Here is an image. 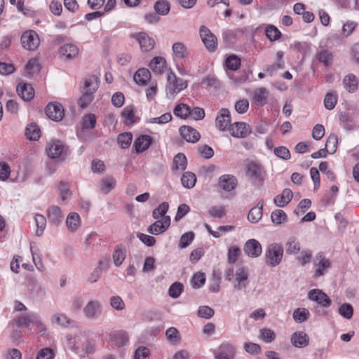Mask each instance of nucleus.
Instances as JSON below:
<instances>
[{
  "label": "nucleus",
  "instance_id": "obj_48",
  "mask_svg": "<svg viewBox=\"0 0 359 359\" xmlns=\"http://www.w3.org/2000/svg\"><path fill=\"white\" fill-rule=\"evenodd\" d=\"M34 219L37 227V229L36 231V235L37 236H41L43 233L44 229L46 226V217L41 214H36L35 215Z\"/></svg>",
  "mask_w": 359,
  "mask_h": 359
},
{
  "label": "nucleus",
  "instance_id": "obj_50",
  "mask_svg": "<svg viewBox=\"0 0 359 359\" xmlns=\"http://www.w3.org/2000/svg\"><path fill=\"white\" fill-rule=\"evenodd\" d=\"M271 219L273 224H280L287 219V215L282 210H275L271 212Z\"/></svg>",
  "mask_w": 359,
  "mask_h": 359
},
{
  "label": "nucleus",
  "instance_id": "obj_35",
  "mask_svg": "<svg viewBox=\"0 0 359 359\" xmlns=\"http://www.w3.org/2000/svg\"><path fill=\"white\" fill-rule=\"evenodd\" d=\"M172 51L176 59H184L188 55L187 47L181 42H176L172 45Z\"/></svg>",
  "mask_w": 359,
  "mask_h": 359
},
{
  "label": "nucleus",
  "instance_id": "obj_57",
  "mask_svg": "<svg viewBox=\"0 0 359 359\" xmlns=\"http://www.w3.org/2000/svg\"><path fill=\"white\" fill-rule=\"evenodd\" d=\"M104 265H106V264L102 260L98 262V266L94 269L88 278V280L90 283H95L100 278L102 271V266Z\"/></svg>",
  "mask_w": 359,
  "mask_h": 359
},
{
  "label": "nucleus",
  "instance_id": "obj_51",
  "mask_svg": "<svg viewBox=\"0 0 359 359\" xmlns=\"http://www.w3.org/2000/svg\"><path fill=\"white\" fill-rule=\"evenodd\" d=\"M265 34L271 41L278 40L281 36V32L273 25H268L266 27Z\"/></svg>",
  "mask_w": 359,
  "mask_h": 359
},
{
  "label": "nucleus",
  "instance_id": "obj_58",
  "mask_svg": "<svg viewBox=\"0 0 359 359\" xmlns=\"http://www.w3.org/2000/svg\"><path fill=\"white\" fill-rule=\"evenodd\" d=\"M337 102V95L332 93H328L324 99V105L325 107L331 110L334 108Z\"/></svg>",
  "mask_w": 359,
  "mask_h": 359
},
{
  "label": "nucleus",
  "instance_id": "obj_17",
  "mask_svg": "<svg viewBox=\"0 0 359 359\" xmlns=\"http://www.w3.org/2000/svg\"><path fill=\"white\" fill-rule=\"evenodd\" d=\"M237 179L232 175H223L218 180L219 187L225 191H231L237 186Z\"/></svg>",
  "mask_w": 359,
  "mask_h": 359
},
{
  "label": "nucleus",
  "instance_id": "obj_36",
  "mask_svg": "<svg viewBox=\"0 0 359 359\" xmlns=\"http://www.w3.org/2000/svg\"><path fill=\"white\" fill-rule=\"evenodd\" d=\"M126 257V250L121 245L115 248L113 252L114 263L116 266H119L125 260Z\"/></svg>",
  "mask_w": 359,
  "mask_h": 359
},
{
  "label": "nucleus",
  "instance_id": "obj_8",
  "mask_svg": "<svg viewBox=\"0 0 359 359\" xmlns=\"http://www.w3.org/2000/svg\"><path fill=\"white\" fill-rule=\"evenodd\" d=\"M45 112L50 119L55 121H61L65 114L62 105L57 102L49 103L45 109Z\"/></svg>",
  "mask_w": 359,
  "mask_h": 359
},
{
  "label": "nucleus",
  "instance_id": "obj_53",
  "mask_svg": "<svg viewBox=\"0 0 359 359\" xmlns=\"http://www.w3.org/2000/svg\"><path fill=\"white\" fill-rule=\"evenodd\" d=\"M259 338L265 343H271L276 338V334L273 330L269 328H263L259 331Z\"/></svg>",
  "mask_w": 359,
  "mask_h": 359
},
{
  "label": "nucleus",
  "instance_id": "obj_45",
  "mask_svg": "<svg viewBox=\"0 0 359 359\" xmlns=\"http://www.w3.org/2000/svg\"><path fill=\"white\" fill-rule=\"evenodd\" d=\"M133 135L130 133H123L119 134L117 137L118 144L122 149L128 148L132 142Z\"/></svg>",
  "mask_w": 359,
  "mask_h": 359
},
{
  "label": "nucleus",
  "instance_id": "obj_63",
  "mask_svg": "<svg viewBox=\"0 0 359 359\" xmlns=\"http://www.w3.org/2000/svg\"><path fill=\"white\" fill-rule=\"evenodd\" d=\"M205 281V274L203 273H196L191 279V283L194 288H200Z\"/></svg>",
  "mask_w": 359,
  "mask_h": 359
},
{
  "label": "nucleus",
  "instance_id": "obj_13",
  "mask_svg": "<svg viewBox=\"0 0 359 359\" xmlns=\"http://www.w3.org/2000/svg\"><path fill=\"white\" fill-rule=\"evenodd\" d=\"M236 354L234 346L230 343H223L215 355V359H233Z\"/></svg>",
  "mask_w": 359,
  "mask_h": 359
},
{
  "label": "nucleus",
  "instance_id": "obj_16",
  "mask_svg": "<svg viewBox=\"0 0 359 359\" xmlns=\"http://www.w3.org/2000/svg\"><path fill=\"white\" fill-rule=\"evenodd\" d=\"M46 152L51 158L61 157L64 154V145L59 140H52L48 144Z\"/></svg>",
  "mask_w": 359,
  "mask_h": 359
},
{
  "label": "nucleus",
  "instance_id": "obj_49",
  "mask_svg": "<svg viewBox=\"0 0 359 359\" xmlns=\"http://www.w3.org/2000/svg\"><path fill=\"white\" fill-rule=\"evenodd\" d=\"M337 144L338 139L337 135L333 134L330 135L327 139L325 149H327L329 154H333L337 150Z\"/></svg>",
  "mask_w": 359,
  "mask_h": 359
},
{
  "label": "nucleus",
  "instance_id": "obj_62",
  "mask_svg": "<svg viewBox=\"0 0 359 359\" xmlns=\"http://www.w3.org/2000/svg\"><path fill=\"white\" fill-rule=\"evenodd\" d=\"M83 94L79 100V105L81 109L87 107L93 100V94L82 92Z\"/></svg>",
  "mask_w": 359,
  "mask_h": 359
},
{
  "label": "nucleus",
  "instance_id": "obj_29",
  "mask_svg": "<svg viewBox=\"0 0 359 359\" xmlns=\"http://www.w3.org/2000/svg\"><path fill=\"white\" fill-rule=\"evenodd\" d=\"M133 79L137 84L144 86L150 81L151 73L146 68L139 69L134 74Z\"/></svg>",
  "mask_w": 359,
  "mask_h": 359
},
{
  "label": "nucleus",
  "instance_id": "obj_54",
  "mask_svg": "<svg viewBox=\"0 0 359 359\" xmlns=\"http://www.w3.org/2000/svg\"><path fill=\"white\" fill-rule=\"evenodd\" d=\"M167 339L172 344L179 343L181 337L179 331L173 327L168 328L165 332Z\"/></svg>",
  "mask_w": 359,
  "mask_h": 359
},
{
  "label": "nucleus",
  "instance_id": "obj_20",
  "mask_svg": "<svg viewBox=\"0 0 359 359\" xmlns=\"http://www.w3.org/2000/svg\"><path fill=\"white\" fill-rule=\"evenodd\" d=\"M180 133L186 141L191 143L198 142L201 137L200 133L196 129L189 126L180 127Z\"/></svg>",
  "mask_w": 359,
  "mask_h": 359
},
{
  "label": "nucleus",
  "instance_id": "obj_64",
  "mask_svg": "<svg viewBox=\"0 0 359 359\" xmlns=\"http://www.w3.org/2000/svg\"><path fill=\"white\" fill-rule=\"evenodd\" d=\"M317 58L319 62H323L327 67L332 62V55L328 50H323L317 55Z\"/></svg>",
  "mask_w": 359,
  "mask_h": 359
},
{
  "label": "nucleus",
  "instance_id": "obj_30",
  "mask_svg": "<svg viewBox=\"0 0 359 359\" xmlns=\"http://www.w3.org/2000/svg\"><path fill=\"white\" fill-rule=\"evenodd\" d=\"M150 67L154 73L162 74L167 67L166 60L162 57H156L151 61Z\"/></svg>",
  "mask_w": 359,
  "mask_h": 359
},
{
  "label": "nucleus",
  "instance_id": "obj_56",
  "mask_svg": "<svg viewBox=\"0 0 359 359\" xmlns=\"http://www.w3.org/2000/svg\"><path fill=\"white\" fill-rule=\"evenodd\" d=\"M226 66L231 70H237L241 66V60L235 55H230L226 60Z\"/></svg>",
  "mask_w": 359,
  "mask_h": 359
},
{
  "label": "nucleus",
  "instance_id": "obj_27",
  "mask_svg": "<svg viewBox=\"0 0 359 359\" xmlns=\"http://www.w3.org/2000/svg\"><path fill=\"white\" fill-rule=\"evenodd\" d=\"M269 91L264 87L255 90L253 95L254 102L259 106H264L267 102Z\"/></svg>",
  "mask_w": 359,
  "mask_h": 359
},
{
  "label": "nucleus",
  "instance_id": "obj_21",
  "mask_svg": "<svg viewBox=\"0 0 359 359\" xmlns=\"http://www.w3.org/2000/svg\"><path fill=\"white\" fill-rule=\"evenodd\" d=\"M16 90L18 95L25 101H29L34 96V90L29 83H19Z\"/></svg>",
  "mask_w": 359,
  "mask_h": 359
},
{
  "label": "nucleus",
  "instance_id": "obj_2",
  "mask_svg": "<svg viewBox=\"0 0 359 359\" xmlns=\"http://www.w3.org/2000/svg\"><path fill=\"white\" fill-rule=\"evenodd\" d=\"M266 263L268 266L274 267L278 266L283 257V248L280 243L269 245L265 252Z\"/></svg>",
  "mask_w": 359,
  "mask_h": 359
},
{
  "label": "nucleus",
  "instance_id": "obj_43",
  "mask_svg": "<svg viewBox=\"0 0 359 359\" xmlns=\"http://www.w3.org/2000/svg\"><path fill=\"white\" fill-rule=\"evenodd\" d=\"M122 117L126 125H131L135 122L134 107L132 106L126 107L122 111Z\"/></svg>",
  "mask_w": 359,
  "mask_h": 359
},
{
  "label": "nucleus",
  "instance_id": "obj_19",
  "mask_svg": "<svg viewBox=\"0 0 359 359\" xmlns=\"http://www.w3.org/2000/svg\"><path fill=\"white\" fill-rule=\"evenodd\" d=\"M216 127L221 131L226 129L231 122L230 112L228 109L222 108L216 117Z\"/></svg>",
  "mask_w": 359,
  "mask_h": 359
},
{
  "label": "nucleus",
  "instance_id": "obj_31",
  "mask_svg": "<svg viewBox=\"0 0 359 359\" xmlns=\"http://www.w3.org/2000/svg\"><path fill=\"white\" fill-rule=\"evenodd\" d=\"M291 342L296 347H305L309 343V337L304 332H297L292 335Z\"/></svg>",
  "mask_w": 359,
  "mask_h": 359
},
{
  "label": "nucleus",
  "instance_id": "obj_42",
  "mask_svg": "<svg viewBox=\"0 0 359 359\" xmlns=\"http://www.w3.org/2000/svg\"><path fill=\"white\" fill-rule=\"evenodd\" d=\"M173 169L180 170L181 171L184 170L187 168V160L184 154L179 153L173 159Z\"/></svg>",
  "mask_w": 359,
  "mask_h": 359
},
{
  "label": "nucleus",
  "instance_id": "obj_5",
  "mask_svg": "<svg viewBox=\"0 0 359 359\" xmlns=\"http://www.w3.org/2000/svg\"><path fill=\"white\" fill-rule=\"evenodd\" d=\"M21 43L23 48L27 50H36L40 44L38 34L33 30L25 32L21 36Z\"/></svg>",
  "mask_w": 359,
  "mask_h": 359
},
{
  "label": "nucleus",
  "instance_id": "obj_34",
  "mask_svg": "<svg viewBox=\"0 0 359 359\" xmlns=\"http://www.w3.org/2000/svg\"><path fill=\"white\" fill-rule=\"evenodd\" d=\"M66 224L69 231H75L81 224L80 216L76 212L69 213L67 217Z\"/></svg>",
  "mask_w": 359,
  "mask_h": 359
},
{
  "label": "nucleus",
  "instance_id": "obj_52",
  "mask_svg": "<svg viewBox=\"0 0 359 359\" xmlns=\"http://www.w3.org/2000/svg\"><path fill=\"white\" fill-rule=\"evenodd\" d=\"M116 185V180L111 177H107L101 181V190L102 192L109 193Z\"/></svg>",
  "mask_w": 359,
  "mask_h": 359
},
{
  "label": "nucleus",
  "instance_id": "obj_14",
  "mask_svg": "<svg viewBox=\"0 0 359 359\" xmlns=\"http://www.w3.org/2000/svg\"><path fill=\"white\" fill-rule=\"evenodd\" d=\"M79 53V48L74 43H66L60 48V57L65 60H74Z\"/></svg>",
  "mask_w": 359,
  "mask_h": 359
},
{
  "label": "nucleus",
  "instance_id": "obj_9",
  "mask_svg": "<svg viewBox=\"0 0 359 359\" xmlns=\"http://www.w3.org/2000/svg\"><path fill=\"white\" fill-rule=\"evenodd\" d=\"M308 298L311 301L317 302L323 307L327 308L331 305L330 298L321 290L313 289L308 293Z\"/></svg>",
  "mask_w": 359,
  "mask_h": 359
},
{
  "label": "nucleus",
  "instance_id": "obj_1",
  "mask_svg": "<svg viewBox=\"0 0 359 359\" xmlns=\"http://www.w3.org/2000/svg\"><path fill=\"white\" fill-rule=\"evenodd\" d=\"M187 88V81L177 77L171 71L168 73L165 93L168 99H174L179 93Z\"/></svg>",
  "mask_w": 359,
  "mask_h": 359
},
{
  "label": "nucleus",
  "instance_id": "obj_38",
  "mask_svg": "<svg viewBox=\"0 0 359 359\" xmlns=\"http://www.w3.org/2000/svg\"><path fill=\"white\" fill-rule=\"evenodd\" d=\"M344 88L351 93L356 90L358 88V80L353 74H348L346 76L343 80Z\"/></svg>",
  "mask_w": 359,
  "mask_h": 359
},
{
  "label": "nucleus",
  "instance_id": "obj_60",
  "mask_svg": "<svg viewBox=\"0 0 359 359\" xmlns=\"http://www.w3.org/2000/svg\"><path fill=\"white\" fill-rule=\"evenodd\" d=\"M52 322L59 326L65 327L69 324L70 320L65 314L56 313L53 316Z\"/></svg>",
  "mask_w": 359,
  "mask_h": 359
},
{
  "label": "nucleus",
  "instance_id": "obj_32",
  "mask_svg": "<svg viewBox=\"0 0 359 359\" xmlns=\"http://www.w3.org/2000/svg\"><path fill=\"white\" fill-rule=\"evenodd\" d=\"M47 216L50 222L57 224L63 217L60 208L58 206L53 205L48 209Z\"/></svg>",
  "mask_w": 359,
  "mask_h": 359
},
{
  "label": "nucleus",
  "instance_id": "obj_59",
  "mask_svg": "<svg viewBox=\"0 0 359 359\" xmlns=\"http://www.w3.org/2000/svg\"><path fill=\"white\" fill-rule=\"evenodd\" d=\"M184 290V286L179 282H175L169 288V295L172 298H177Z\"/></svg>",
  "mask_w": 359,
  "mask_h": 359
},
{
  "label": "nucleus",
  "instance_id": "obj_25",
  "mask_svg": "<svg viewBox=\"0 0 359 359\" xmlns=\"http://www.w3.org/2000/svg\"><path fill=\"white\" fill-rule=\"evenodd\" d=\"M151 142L152 138L149 135H142L135 140L133 147L137 153H142L149 147Z\"/></svg>",
  "mask_w": 359,
  "mask_h": 359
},
{
  "label": "nucleus",
  "instance_id": "obj_12",
  "mask_svg": "<svg viewBox=\"0 0 359 359\" xmlns=\"http://www.w3.org/2000/svg\"><path fill=\"white\" fill-rule=\"evenodd\" d=\"M85 316L89 319H97L102 313V306L98 301H90L83 308Z\"/></svg>",
  "mask_w": 359,
  "mask_h": 359
},
{
  "label": "nucleus",
  "instance_id": "obj_6",
  "mask_svg": "<svg viewBox=\"0 0 359 359\" xmlns=\"http://www.w3.org/2000/svg\"><path fill=\"white\" fill-rule=\"evenodd\" d=\"M313 265L317 268L315 271V277H320L331 267V262L327 259L323 252L316 254L313 259Z\"/></svg>",
  "mask_w": 359,
  "mask_h": 359
},
{
  "label": "nucleus",
  "instance_id": "obj_7",
  "mask_svg": "<svg viewBox=\"0 0 359 359\" xmlns=\"http://www.w3.org/2000/svg\"><path fill=\"white\" fill-rule=\"evenodd\" d=\"M248 269L240 266L235 272L234 289L236 290L245 289L248 284Z\"/></svg>",
  "mask_w": 359,
  "mask_h": 359
},
{
  "label": "nucleus",
  "instance_id": "obj_11",
  "mask_svg": "<svg viewBox=\"0 0 359 359\" xmlns=\"http://www.w3.org/2000/svg\"><path fill=\"white\" fill-rule=\"evenodd\" d=\"M170 225V217L165 216L151 224L147 231L152 235H158L165 231Z\"/></svg>",
  "mask_w": 359,
  "mask_h": 359
},
{
  "label": "nucleus",
  "instance_id": "obj_55",
  "mask_svg": "<svg viewBox=\"0 0 359 359\" xmlns=\"http://www.w3.org/2000/svg\"><path fill=\"white\" fill-rule=\"evenodd\" d=\"M339 314L346 319H351L353 315V308L348 303H344L339 308Z\"/></svg>",
  "mask_w": 359,
  "mask_h": 359
},
{
  "label": "nucleus",
  "instance_id": "obj_44",
  "mask_svg": "<svg viewBox=\"0 0 359 359\" xmlns=\"http://www.w3.org/2000/svg\"><path fill=\"white\" fill-rule=\"evenodd\" d=\"M169 208L168 203L163 202L156 207L152 212V216L156 219H161L165 217V214Z\"/></svg>",
  "mask_w": 359,
  "mask_h": 359
},
{
  "label": "nucleus",
  "instance_id": "obj_15",
  "mask_svg": "<svg viewBox=\"0 0 359 359\" xmlns=\"http://www.w3.org/2000/svg\"><path fill=\"white\" fill-rule=\"evenodd\" d=\"M243 250L248 257H257L262 254V248L259 241L250 239L245 243Z\"/></svg>",
  "mask_w": 359,
  "mask_h": 359
},
{
  "label": "nucleus",
  "instance_id": "obj_40",
  "mask_svg": "<svg viewBox=\"0 0 359 359\" xmlns=\"http://www.w3.org/2000/svg\"><path fill=\"white\" fill-rule=\"evenodd\" d=\"M181 182L184 187L188 189L192 188L196 182V176L191 172H186L182 175Z\"/></svg>",
  "mask_w": 359,
  "mask_h": 359
},
{
  "label": "nucleus",
  "instance_id": "obj_46",
  "mask_svg": "<svg viewBox=\"0 0 359 359\" xmlns=\"http://www.w3.org/2000/svg\"><path fill=\"white\" fill-rule=\"evenodd\" d=\"M96 124V118L94 114H88L83 116L81 122L82 130H90L95 128Z\"/></svg>",
  "mask_w": 359,
  "mask_h": 359
},
{
  "label": "nucleus",
  "instance_id": "obj_23",
  "mask_svg": "<svg viewBox=\"0 0 359 359\" xmlns=\"http://www.w3.org/2000/svg\"><path fill=\"white\" fill-rule=\"evenodd\" d=\"M128 333L124 330H116L111 332L110 340L116 346H123L128 342Z\"/></svg>",
  "mask_w": 359,
  "mask_h": 359
},
{
  "label": "nucleus",
  "instance_id": "obj_39",
  "mask_svg": "<svg viewBox=\"0 0 359 359\" xmlns=\"http://www.w3.org/2000/svg\"><path fill=\"white\" fill-rule=\"evenodd\" d=\"M173 113L177 117L186 118L191 113V107L186 104L180 103L175 106Z\"/></svg>",
  "mask_w": 359,
  "mask_h": 359
},
{
  "label": "nucleus",
  "instance_id": "obj_26",
  "mask_svg": "<svg viewBox=\"0 0 359 359\" xmlns=\"http://www.w3.org/2000/svg\"><path fill=\"white\" fill-rule=\"evenodd\" d=\"M292 196V191L290 189L285 188L280 194L275 196L273 202L276 206L283 208L291 201Z\"/></svg>",
  "mask_w": 359,
  "mask_h": 359
},
{
  "label": "nucleus",
  "instance_id": "obj_4",
  "mask_svg": "<svg viewBox=\"0 0 359 359\" xmlns=\"http://www.w3.org/2000/svg\"><path fill=\"white\" fill-rule=\"evenodd\" d=\"M247 177L254 183L261 184L264 180V169L254 162L248 163L245 168Z\"/></svg>",
  "mask_w": 359,
  "mask_h": 359
},
{
  "label": "nucleus",
  "instance_id": "obj_18",
  "mask_svg": "<svg viewBox=\"0 0 359 359\" xmlns=\"http://www.w3.org/2000/svg\"><path fill=\"white\" fill-rule=\"evenodd\" d=\"M133 37L135 38L138 41L142 51H144V52L149 51L154 46V39L150 38L144 32L134 34H133Z\"/></svg>",
  "mask_w": 359,
  "mask_h": 359
},
{
  "label": "nucleus",
  "instance_id": "obj_47",
  "mask_svg": "<svg viewBox=\"0 0 359 359\" xmlns=\"http://www.w3.org/2000/svg\"><path fill=\"white\" fill-rule=\"evenodd\" d=\"M154 10L158 15H165L170 11V4L168 1L160 0L155 3Z\"/></svg>",
  "mask_w": 359,
  "mask_h": 359
},
{
  "label": "nucleus",
  "instance_id": "obj_3",
  "mask_svg": "<svg viewBox=\"0 0 359 359\" xmlns=\"http://www.w3.org/2000/svg\"><path fill=\"white\" fill-rule=\"evenodd\" d=\"M199 34L208 50L214 52L217 47V39L215 35L205 25L201 26Z\"/></svg>",
  "mask_w": 359,
  "mask_h": 359
},
{
  "label": "nucleus",
  "instance_id": "obj_61",
  "mask_svg": "<svg viewBox=\"0 0 359 359\" xmlns=\"http://www.w3.org/2000/svg\"><path fill=\"white\" fill-rule=\"evenodd\" d=\"M339 118L343 127L346 130H352L353 126L351 123V119L347 112L342 111L339 114Z\"/></svg>",
  "mask_w": 359,
  "mask_h": 359
},
{
  "label": "nucleus",
  "instance_id": "obj_22",
  "mask_svg": "<svg viewBox=\"0 0 359 359\" xmlns=\"http://www.w3.org/2000/svg\"><path fill=\"white\" fill-rule=\"evenodd\" d=\"M14 320L18 327L28 326L31 323L36 325L41 324L38 316L34 313H28L25 316L15 318Z\"/></svg>",
  "mask_w": 359,
  "mask_h": 359
},
{
  "label": "nucleus",
  "instance_id": "obj_37",
  "mask_svg": "<svg viewBox=\"0 0 359 359\" xmlns=\"http://www.w3.org/2000/svg\"><path fill=\"white\" fill-rule=\"evenodd\" d=\"M41 130L36 123L29 124L25 129V135L30 140H36L39 138Z\"/></svg>",
  "mask_w": 359,
  "mask_h": 359
},
{
  "label": "nucleus",
  "instance_id": "obj_24",
  "mask_svg": "<svg viewBox=\"0 0 359 359\" xmlns=\"http://www.w3.org/2000/svg\"><path fill=\"white\" fill-rule=\"evenodd\" d=\"M99 87L98 78L95 75H90L83 79V86L82 87V92L94 93L97 90Z\"/></svg>",
  "mask_w": 359,
  "mask_h": 359
},
{
  "label": "nucleus",
  "instance_id": "obj_41",
  "mask_svg": "<svg viewBox=\"0 0 359 359\" xmlns=\"http://www.w3.org/2000/svg\"><path fill=\"white\" fill-rule=\"evenodd\" d=\"M310 313L308 309L304 308H298L293 312V318L295 322L302 323L305 322L309 317Z\"/></svg>",
  "mask_w": 359,
  "mask_h": 359
},
{
  "label": "nucleus",
  "instance_id": "obj_28",
  "mask_svg": "<svg viewBox=\"0 0 359 359\" xmlns=\"http://www.w3.org/2000/svg\"><path fill=\"white\" fill-rule=\"evenodd\" d=\"M285 245L287 255H297L300 252L301 244L295 236L289 237Z\"/></svg>",
  "mask_w": 359,
  "mask_h": 359
},
{
  "label": "nucleus",
  "instance_id": "obj_10",
  "mask_svg": "<svg viewBox=\"0 0 359 359\" xmlns=\"http://www.w3.org/2000/svg\"><path fill=\"white\" fill-rule=\"evenodd\" d=\"M230 134L235 137L244 138L250 134V126L244 122H236L229 126Z\"/></svg>",
  "mask_w": 359,
  "mask_h": 359
},
{
  "label": "nucleus",
  "instance_id": "obj_33",
  "mask_svg": "<svg viewBox=\"0 0 359 359\" xmlns=\"http://www.w3.org/2000/svg\"><path fill=\"white\" fill-rule=\"evenodd\" d=\"M263 201H259L256 207L252 208L248 215V219L252 223L258 222L262 217Z\"/></svg>",
  "mask_w": 359,
  "mask_h": 359
}]
</instances>
